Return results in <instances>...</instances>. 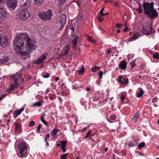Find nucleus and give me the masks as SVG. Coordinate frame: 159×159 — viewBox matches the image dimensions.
<instances>
[{
	"label": "nucleus",
	"mask_w": 159,
	"mask_h": 159,
	"mask_svg": "<svg viewBox=\"0 0 159 159\" xmlns=\"http://www.w3.org/2000/svg\"><path fill=\"white\" fill-rule=\"evenodd\" d=\"M120 32V30H117V33H119Z\"/></svg>",
	"instance_id": "obj_61"
},
{
	"label": "nucleus",
	"mask_w": 159,
	"mask_h": 159,
	"mask_svg": "<svg viewBox=\"0 0 159 159\" xmlns=\"http://www.w3.org/2000/svg\"><path fill=\"white\" fill-rule=\"evenodd\" d=\"M139 34L137 33L136 34H134L133 36V38L134 39V40L136 39L139 38Z\"/></svg>",
	"instance_id": "obj_30"
},
{
	"label": "nucleus",
	"mask_w": 159,
	"mask_h": 159,
	"mask_svg": "<svg viewBox=\"0 0 159 159\" xmlns=\"http://www.w3.org/2000/svg\"><path fill=\"white\" fill-rule=\"evenodd\" d=\"M91 132H92V131L91 130H89L88 131V133H87L86 135L85 136V138L86 139V138H87L88 136H93V135H91Z\"/></svg>",
	"instance_id": "obj_33"
},
{
	"label": "nucleus",
	"mask_w": 159,
	"mask_h": 159,
	"mask_svg": "<svg viewBox=\"0 0 159 159\" xmlns=\"http://www.w3.org/2000/svg\"><path fill=\"white\" fill-rule=\"evenodd\" d=\"M37 133H39V132L40 130V128H37Z\"/></svg>",
	"instance_id": "obj_59"
},
{
	"label": "nucleus",
	"mask_w": 159,
	"mask_h": 159,
	"mask_svg": "<svg viewBox=\"0 0 159 159\" xmlns=\"http://www.w3.org/2000/svg\"><path fill=\"white\" fill-rule=\"evenodd\" d=\"M17 0H7V4L8 7L14 10L17 6Z\"/></svg>",
	"instance_id": "obj_7"
},
{
	"label": "nucleus",
	"mask_w": 159,
	"mask_h": 159,
	"mask_svg": "<svg viewBox=\"0 0 159 159\" xmlns=\"http://www.w3.org/2000/svg\"><path fill=\"white\" fill-rule=\"evenodd\" d=\"M15 129L16 132V133H19L20 132V124L18 123H15Z\"/></svg>",
	"instance_id": "obj_18"
},
{
	"label": "nucleus",
	"mask_w": 159,
	"mask_h": 159,
	"mask_svg": "<svg viewBox=\"0 0 159 159\" xmlns=\"http://www.w3.org/2000/svg\"><path fill=\"white\" fill-rule=\"evenodd\" d=\"M138 89L139 90V92L138 93L137 95V97L138 98H141L144 94V91L141 88H139Z\"/></svg>",
	"instance_id": "obj_19"
},
{
	"label": "nucleus",
	"mask_w": 159,
	"mask_h": 159,
	"mask_svg": "<svg viewBox=\"0 0 159 159\" xmlns=\"http://www.w3.org/2000/svg\"><path fill=\"white\" fill-rule=\"evenodd\" d=\"M24 109L25 108L24 107H22L19 110H16L14 112V118H16L18 115H20L24 110Z\"/></svg>",
	"instance_id": "obj_14"
},
{
	"label": "nucleus",
	"mask_w": 159,
	"mask_h": 159,
	"mask_svg": "<svg viewBox=\"0 0 159 159\" xmlns=\"http://www.w3.org/2000/svg\"><path fill=\"white\" fill-rule=\"evenodd\" d=\"M46 57L47 56L44 54L42 55L39 58L34 60L33 63L37 65L40 64L43 62L46 59Z\"/></svg>",
	"instance_id": "obj_10"
},
{
	"label": "nucleus",
	"mask_w": 159,
	"mask_h": 159,
	"mask_svg": "<svg viewBox=\"0 0 159 159\" xmlns=\"http://www.w3.org/2000/svg\"><path fill=\"white\" fill-rule=\"evenodd\" d=\"M154 3L143 2V7L144 14L151 20L155 19L158 16V13L154 7Z\"/></svg>",
	"instance_id": "obj_2"
},
{
	"label": "nucleus",
	"mask_w": 159,
	"mask_h": 159,
	"mask_svg": "<svg viewBox=\"0 0 159 159\" xmlns=\"http://www.w3.org/2000/svg\"><path fill=\"white\" fill-rule=\"evenodd\" d=\"M133 40H134V39L133 38V37H132V38H130L129 40V42H131Z\"/></svg>",
	"instance_id": "obj_56"
},
{
	"label": "nucleus",
	"mask_w": 159,
	"mask_h": 159,
	"mask_svg": "<svg viewBox=\"0 0 159 159\" xmlns=\"http://www.w3.org/2000/svg\"><path fill=\"white\" fill-rule=\"evenodd\" d=\"M68 153H66L63 154H61V159H66Z\"/></svg>",
	"instance_id": "obj_31"
},
{
	"label": "nucleus",
	"mask_w": 159,
	"mask_h": 159,
	"mask_svg": "<svg viewBox=\"0 0 159 159\" xmlns=\"http://www.w3.org/2000/svg\"><path fill=\"white\" fill-rule=\"evenodd\" d=\"M86 38L87 40L90 42L93 43L95 42V41L92 39V37L88 35H87L86 36Z\"/></svg>",
	"instance_id": "obj_22"
},
{
	"label": "nucleus",
	"mask_w": 159,
	"mask_h": 159,
	"mask_svg": "<svg viewBox=\"0 0 159 159\" xmlns=\"http://www.w3.org/2000/svg\"><path fill=\"white\" fill-rule=\"evenodd\" d=\"M59 80V78L58 77H57L55 78V81L56 82L57 81Z\"/></svg>",
	"instance_id": "obj_54"
},
{
	"label": "nucleus",
	"mask_w": 159,
	"mask_h": 159,
	"mask_svg": "<svg viewBox=\"0 0 159 159\" xmlns=\"http://www.w3.org/2000/svg\"><path fill=\"white\" fill-rule=\"evenodd\" d=\"M135 65V63H133V64H131V67L132 68L134 67V65Z\"/></svg>",
	"instance_id": "obj_57"
},
{
	"label": "nucleus",
	"mask_w": 159,
	"mask_h": 159,
	"mask_svg": "<svg viewBox=\"0 0 159 159\" xmlns=\"http://www.w3.org/2000/svg\"><path fill=\"white\" fill-rule=\"evenodd\" d=\"M66 146H61V148L63 150V153L65 152L66 151V149H65Z\"/></svg>",
	"instance_id": "obj_44"
},
{
	"label": "nucleus",
	"mask_w": 159,
	"mask_h": 159,
	"mask_svg": "<svg viewBox=\"0 0 159 159\" xmlns=\"http://www.w3.org/2000/svg\"><path fill=\"white\" fill-rule=\"evenodd\" d=\"M41 18L45 20H49L51 19L52 15V10H49L48 11H46L43 13H41L39 14Z\"/></svg>",
	"instance_id": "obj_6"
},
{
	"label": "nucleus",
	"mask_w": 159,
	"mask_h": 159,
	"mask_svg": "<svg viewBox=\"0 0 159 159\" xmlns=\"http://www.w3.org/2000/svg\"><path fill=\"white\" fill-rule=\"evenodd\" d=\"M42 76L43 78H48L50 77V74L48 73H46L45 74L42 75Z\"/></svg>",
	"instance_id": "obj_35"
},
{
	"label": "nucleus",
	"mask_w": 159,
	"mask_h": 159,
	"mask_svg": "<svg viewBox=\"0 0 159 159\" xmlns=\"http://www.w3.org/2000/svg\"><path fill=\"white\" fill-rule=\"evenodd\" d=\"M76 3L77 5L78 6H79L80 5V4H79V1H77L76 2Z\"/></svg>",
	"instance_id": "obj_63"
},
{
	"label": "nucleus",
	"mask_w": 159,
	"mask_h": 159,
	"mask_svg": "<svg viewBox=\"0 0 159 159\" xmlns=\"http://www.w3.org/2000/svg\"><path fill=\"white\" fill-rule=\"evenodd\" d=\"M61 89L65 88H66V86L65 85V84H62L60 87Z\"/></svg>",
	"instance_id": "obj_46"
},
{
	"label": "nucleus",
	"mask_w": 159,
	"mask_h": 159,
	"mask_svg": "<svg viewBox=\"0 0 159 159\" xmlns=\"http://www.w3.org/2000/svg\"><path fill=\"white\" fill-rule=\"evenodd\" d=\"M114 4H115V7H116L119 5V2L118 1H116L115 2Z\"/></svg>",
	"instance_id": "obj_49"
},
{
	"label": "nucleus",
	"mask_w": 159,
	"mask_h": 159,
	"mask_svg": "<svg viewBox=\"0 0 159 159\" xmlns=\"http://www.w3.org/2000/svg\"><path fill=\"white\" fill-rule=\"evenodd\" d=\"M8 43V40L4 38L2 34H0V46L5 47L7 46Z\"/></svg>",
	"instance_id": "obj_8"
},
{
	"label": "nucleus",
	"mask_w": 159,
	"mask_h": 159,
	"mask_svg": "<svg viewBox=\"0 0 159 159\" xmlns=\"http://www.w3.org/2000/svg\"><path fill=\"white\" fill-rule=\"evenodd\" d=\"M57 147H60V146H61V145L60 143H58V144H57Z\"/></svg>",
	"instance_id": "obj_58"
},
{
	"label": "nucleus",
	"mask_w": 159,
	"mask_h": 159,
	"mask_svg": "<svg viewBox=\"0 0 159 159\" xmlns=\"http://www.w3.org/2000/svg\"><path fill=\"white\" fill-rule=\"evenodd\" d=\"M150 26H151V31L150 32H148L147 30L144 28V27H143L142 28V30H143V33L144 34H145L147 35H151V34L152 33V25L150 24L149 25Z\"/></svg>",
	"instance_id": "obj_17"
},
{
	"label": "nucleus",
	"mask_w": 159,
	"mask_h": 159,
	"mask_svg": "<svg viewBox=\"0 0 159 159\" xmlns=\"http://www.w3.org/2000/svg\"><path fill=\"white\" fill-rule=\"evenodd\" d=\"M13 47L16 52L25 56L35 49V42L31 40L27 34H20L16 36L13 40Z\"/></svg>",
	"instance_id": "obj_1"
},
{
	"label": "nucleus",
	"mask_w": 159,
	"mask_h": 159,
	"mask_svg": "<svg viewBox=\"0 0 159 159\" xmlns=\"http://www.w3.org/2000/svg\"><path fill=\"white\" fill-rule=\"evenodd\" d=\"M60 3L63 4L66 2V0H59Z\"/></svg>",
	"instance_id": "obj_50"
},
{
	"label": "nucleus",
	"mask_w": 159,
	"mask_h": 159,
	"mask_svg": "<svg viewBox=\"0 0 159 159\" xmlns=\"http://www.w3.org/2000/svg\"><path fill=\"white\" fill-rule=\"evenodd\" d=\"M136 11H139V13H140L141 12H142L143 11V9H140V8H138L136 10Z\"/></svg>",
	"instance_id": "obj_48"
},
{
	"label": "nucleus",
	"mask_w": 159,
	"mask_h": 159,
	"mask_svg": "<svg viewBox=\"0 0 159 159\" xmlns=\"http://www.w3.org/2000/svg\"><path fill=\"white\" fill-rule=\"evenodd\" d=\"M123 26V25L118 23H117L116 25V26L118 28H121Z\"/></svg>",
	"instance_id": "obj_37"
},
{
	"label": "nucleus",
	"mask_w": 159,
	"mask_h": 159,
	"mask_svg": "<svg viewBox=\"0 0 159 159\" xmlns=\"http://www.w3.org/2000/svg\"><path fill=\"white\" fill-rule=\"evenodd\" d=\"M105 8V7H104L103 8H102L101 11H99V13L100 14V15L102 16H104V13H103V11H104V9Z\"/></svg>",
	"instance_id": "obj_36"
},
{
	"label": "nucleus",
	"mask_w": 159,
	"mask_h": 159,
	"mask_svg": "<svg viewBox=\"0 0 159 159\" xmlns=\"http://www.w3.org/2000/svg\"><path fill=\"white\" fill-rule=\"evenodd\" d=\"M153 57L155 59H159V54L157 52H156L153 55Z\"/></svg>",
	"instance_id": "obj_29"
},
{
	"label": "nucleus",
	"mask_w": 159,
	"mask_h": 159,
	"mask_svg": "<svg viewBox=\"0 0 159 159\" xmlns=\"http://www.w3.org/2000/svg\"><path fill=\"white\" fill-rule=\"evenodd\" d=\"M59 130L57 129H55L52 130L51 132V134H52L53 136H55L57 133V132L59 131Z\"/></svg>",
	"instance_id": "obj_23"
},
{
	"label": "nucleus",
	"mask_w": 159,
	"mask_h": 159,
	"mask_svg": "<svg viewBox=\"0 0 159 159\" xmlns=\"http://www.w3.org/2000/svg\"><path fill=\"white\" fill-rule=\"evenodd\" d=\"M42 102L41 101L36 102L34 104L33 106L39 107L41 105V103H42Z\"/></svg>",
	"instance_id": "obj_28"
},
{
	"label": "nucleus",
	"mask_w": 159,
	"mask_h": 159,
	"mask_svg": "<svg viewBox=\"0 0 159 159\" xmlns=\"http://www.w3.org/2000/svg\"><path fill=\"white\" fill-rule=\"evenodd\" d=\"M88 127H89V126H88L87 127H85L83 129H81L80 130H79V131H80L81 132H84L87 129V128Z\"/></svg>",
	"instance_id": "obj_42"
},
{
	"label": "nucleus",
	"mask_w": 159,
	"mask_h": 159,
	"mask_svg": "<svg viewBox=\"0 0 159 159\" xmlns=\"http://www.w3.org/2000/svg\"><path fill=\"white\" fill-rule=\"evenodd\" d=\"M145 143L144 142L140 143L138 145V148L139 149H141L142 148L144 147L145 146Z\"/></svg>",
	"instance_id": "obj_25"
},
{
	"label": "nucleus",
	"mask_w": 159,
	"mask_h": 159,
	"mask_svg": "<svg viewBox=\"0 0 159 159\" xmlns=\"http://www.w3.org/2000/svg\"><path fill=\"white\" fill-rule=\"evenodd\" d=\"M46 142V145H47V146H49V143H48V141H47Z\"/></svg>",
	"instance_id": "obj_62"
},
{
	"label": "nucleus",
	"mask_w": 159,
	"mask_h": 159,
	"mask_svg": "<svg viewBox=\"0 0 159 159\" xmlns=\"http://www.w3.org/2000/svg\"><path fill=\"white\" fill-rule=\"evenodd\" d=\"M78 39L79 36L78 35H75L73 37V38L71 40V41L74 47H76L78 43Z\"/></svg>",
	"instance_id": "obj_15"
},
{
	"label": "nucleus",
	"mask_w": 159,
	"mask_h": 159,
	"mask_svg": "<svg viewBox=\"0 0 159 159\" xmlns=\"http://www.w3.org/2000/svg\"><path fill=\"white\" fill-rule=\"evenodd\" d=\"M18 146L20 150V157H21L25 155L27 152V143L24 142H20Z\"/></svg>",
	"instance_id": "obj_5"
},
{
	"label": "nucleus",
	"mask_w": 159,
	"mask_h": 159,
	"mask_svg": "<svg viewBox=\"0 0 159 159\" xmlns=\"http://www.w3.org/2000/svg\"><path fill=\"white\" fill-rule=\"evenodd\" d=\"M35 124V122L34 121H31L29 124V127L34 125Z\"/></svg>",
	"instance_id": "obj_41"
},
{
	"label": "nucleus",
	"mask_w": 159,
	"mask_h": 159,
	"mask_svg": "<svg viewBox=\"0 0 159 159\" xmlns=\"http://www.w3.org/2000/svg\"><path fill=\"white\" fill-rule=\"evenodd\" d=\"M45 114H43V115H41V120L42 122L46 125H47L48 124V122H46L45 120L44 119V116H45Z\"/></svg>",
	"instance_id": "obj_21"
},
{
	"label": "nucleus",
	"mask_w": 159,
	"mask_h": 159,
	"mask_svg": "<svg viewBox=\"0 0 159 159\" xmlns=\"http://www.w3.org/2000/svg\"><path fill=\"white\" fill-rule=\"evenodd\" d=\"M116 119V117L114 115H111L109 120H108V121L110 123H112L113 121L112 120H115Z\"/></svg>",
	"instance_id": "obj_26"
},
{
	"label": "nucleus",
	"mask_w": 159,
	"mask_h": 159,
	"mask_svg": "<svg viewBox=\"0 0 159 159\" xmlns=\"http://www.w3.org/2000/svg\"><path fill=\"white\" fill-rule=\"evenodd\" d=\"M125 96L124 94H122L120 97L121 101H122V103H124V101L125 99Z\"/></svg>",
	"instance_id": "obj_34"
},
{
	"label": "nucleus",
	"mask_w": 159,
	"mask_h": 159,
	"mask_svg": "<svg viewBox=\"0 0 159 159\" xmlns=\"http://www.w3.org/2000/svg\"><path fill=\"white\" fill-rule=\"evenodd\" d=\"M128 145L130 147H133L136 146V143H134L133 141L129 142Z\"/></svg>",
	"instance_id": "obj_27"
},
{
	"label": "nucleus",
	"mask_w": 159,
	"mask_h": 159,
	"mask_svg": "<svg viewBox=\"0 0 159 159\" xmlns=\"http://www.w3.org/2000/svg\"><path fill=\"white\" fill-rule=\"evenodd\" d=\"M86 90H87L88 91H89L90 90V88L88 87H86Z\"/></svg>",
	"instance_id": "obj_55"
},
{
	"label": "nucleus",
	"mask_w": 159,
	"mask_h": 159,
	"mask_svg": "<svg viewBox=\"0 0 159 159\" xmlns=\"http://www.w3.org/2000/svg\"><path fill=\"white\" fill-rule=\"evenodd\" d=\"M139 5V8H138L142 9V5L140 2L138 3Z\"/></svg>",
	"instance_id": "obj_51"
},
{
	"label": "nucleus",
	"mask_w": 159,
	"mask_h": 159,
	"mask_svg": "<svg viewBox=\"0 0 159 159\" xmlns=\"http://www.w3.org/2000/svg\"><path fill=\"white\" fill-rule=\"evenodd\" d=\"M7 15V12L5 8H0V18L2 19L6 18Z\"/></svg>",
	"instance_id": "obj_11"
},
{
	"label": "nucleus",
	"mask_w": 159,
	"mask_h": 159,
	"mask_svg": "<svg viewBox=\"0 0 159 159\" xmlns=\"http://www.w3.org/2000/svg\"><path fill=\"white\" fill-rule=\"evenodd\" d=\"M118 82L122 84L128 85L129 82V80L128 78L126 79L122 75L119 76L117 79Z\"/></svg>",
	"instance_id": "obj_9"
},
{
	"label": "nucleus",
	"mask_w": 159,
	"mask_h": 159,
	"mask_svg": "<svg viewBox=\"0 0 159 159\" xmlns=\"http://www.w3.org/2000/svg\"><path fill=\"white\" fill-rule=\"evenodd\" d=\"M158 100V98L157 97H155L152 99V102H156Z\"/></svg>",
	"instance_id": "obj_45"
},
{
	"label": "nucleus",
	"mask_w": 159,
	"mask_h": 159,
	"mask_svg": "<svg viewBox=\"0 0 159 159\" xmlns=\"http://www.w3.org/2000/svg\"><path fill=\"white\" fill-rule=\"evenodd\" d=\"M103 74V72L102 71H100L99 72V74L98 75V76H99V78L101 79L102 78V76Z\"/></svg>",
	"instance_id": "obj_38"
},
{
	"label": "nucleus",
	"mask_w": 159,
	"mask_h": 159,
	"mask_svg": "<svg viewBox=\"0 0 159 159\" xmlns=\"http://www.w3.org/2000/svg\"><path fill=\"white\" fill-rule=\"evenodd\" d=\"M132 141L134 143H136V145L138 143V139H134Z\"/></svg>",
	"instance_id": "obj_47"
},
{
	"label": "nucleus",
	"mask_w": 159,
	"mask_h": 159,
	"mask_svg": "<svg viewBox=\"0 0 159 159\" xmlns=\"http://www.w3.org/2000/svg\"><path fill=\"white\" fill-rule=\"evenodd\" d=\"M126 62L124 60H122L119 64V68L121 70H125L126 68Z\"/></svg>",
	"instance_id": "obj_13"
},
{
	"label": "nucleus",
	"mask_w": 159,
	"mask_h": 159,
	"mask_svg": "<svg viewBox=\"0 0 159 159\" xmlns=\"http://www.w3.org/2000/svg\"><path fill=\"white\" fill-rule=\"evenodd\" d=\"M74 27L73 26L72 27L70 28V29L72 30L73 31H74Z\"/></svg>",
	"instance_id": "obj_60"
},
{
	"label": "nucleus",
	"mask_w": 159,
	"mask_h": 159,
	"mask_svg": "<svg viewBox=\"0 0 159 159\" xmlns=\"http://www.w3.org/2000/svg\"><path fill=\"white\" fill-rule=\"evenodd\" d=\"M49 99L50 100H52L53 99V97L51 96H50Z\"/></svg>",
	"instance_id": "obj_64"
},
{
	"label": "nucleus",
	"mask_w": 159,
	"mask_h": 159,
	"mask_svg": "<svg viewBox=\"0 0 159 159\" xmlns=\"http://www.w3.org/2000/svg\"><path fill=\"white\" fill-rule=\"evenodd\" d=\"M98 20L100 22H102L103 19L100 16H99L98 17Z\"/></svg>",
	"instance_id": "obj_43"
},
{
	"label": "nucleus",
	"mask_w": 159,
	"mask_h": 159,
	"mask_svg": "<svg viewBox=\"0 0 159 159\" xmlns=\"http://www.w3.org/2000/svg\"><path fill=\"white\" fill-rule=\"evenodd\" d=\"M30 6L31 2L29 0H27L23 5H21L19 10L20 17L21 19L25 20L30 17V13L27 9Z\"/></svg>",
	"instance_id": "obj_3"
},
{
	"label": "nucleus",
	"mask_w": 159,
	"mask_h": 159,
	"mask_svg": "<svg viewBox=\"0 0 159 159\" xmlns=\"http://www.w3.org/2000/svg\"><path fill=\"white\" fill-rule=\"evenodd\" d=\"M44 0H34V2L35 5H39L43 3Z\"/></svg>",
	"instance_id": "obj_24"
},
{
	"label": "nucleus",
	"mask_w": 159,
	"mask_h": 159,
	"mask_svg": "<svg viewBox=\"0 0 159 159\" xmlns=\"http://www.w3.org/2000/svg\"><path fill=\"white\" fill-rule=\"evenodd\" d=\"M8 60V58L7 57H3L2 58L0 59V64H2L3 63L7 62Z\"/></svg>",
	"instance_id": "obj_20"
},
{
	"label": "nucleus",
	"mask_w": 159,
	"mask_h": 159,
	"mask_svg": "<svg viewBox=\"0 0 159 159\" xmlns=\"http://www.w3.org/2000/svg\"><path fill=\"white\" fill-rule=\"evenodd\" d=\"M96 67H97V66H93L92 67L91 69V70L92 71V72H95L96 71Z\"/></svg>",
	"instance_id": "obj_39"
},
{
	"label": "nucleus",
	"mask_w": 159,
	"mask_h": 159,
	"mask_svg": "<svg viewBox=\"0 0 159 159\" xmlns=\"http://www.w3.org/2000/svg\"><path fill=\"white\" fill-rule=\"evenodd\" d=\"M139 116V114L138 112L135 113L131 118V121L135 122L137 120Z\"/></svg>",
	"instance_id": "obj_16"
},
{
	"label": "nucleus",
	"mask_w": 159,
	"mask_h": 159,
	"mask_svg": "<svg viewBox=\"0 0 159 159\" xmlns=\"http://www.w3.org/2000/svg\"><path fill=\"white\" fill-rule=\"evenodd\" d=\"M84 71V68L83 67H82V68L80 69L78 71L80 72V73L81 74H83Z\"/></svg>",
	"instance_id": "obj_40"
},
{
	"label": "nucleus",
	"mask_w": 159,
	"mask_h": 159,
	"mask_svg": "<svg viewBox=\"0 0 159 159\" xmlns=\"http://www.w3.org/2000/svg\"><path fill=\"white\" fill-rule=\"evenodd\" d=\"M50 137V134H48L46 135V136L45 138L47 139H49Z\"/></svg>",
	"instance_id": "obj_52"
},
{
	"label": "nucleus",
	"mask_w": 159,
	"mask_h": 159,
	"mask_svg": "<svg viewBox=\"0 0 159 159\" xmlns=\"http://www.w3.org/2000/svg\"><path fill=\"white\" fill-rule=\"evenodd\" d=\"M61 146H66L67 144V142L66 141H61L60 142Z\"/></svg>",
	"instance_id": "obj_32"
},
{
	"label": "nucleus",
	"mask_w": 159,
	"mask_h": 159,
	"mask_svg": "<svg viewBox=\"0 0 159 159\" xmlns=\"http://www.w3.org/2000/svg\"><path fill=\"white\" fill-rule=\"evenodd\" d=\"M5 0H0V4L4 3L5 2Z\"/></svg>",
	"instance_id": "obj_53"
},
{
	"label": "nucleus",
	"mask_w": 159,
	"mask_h": 159,
	"mask_svg": "<svg viewBox=\"0 0 159 159\" xmlns=\"http://www.w3.org/2000/svg\"><path fill=\"white\" fill-rule=\"evenodd\" d=\"M11 77L13 78L14 80V82L15 83L11 85L10 88L8 90V92L16 88H17L18 85L17 82L19 81V80L21 78V75L18 73H16L15 75H13L12 76H11Z\"/></svg>",
	"instance_id": "obj_4"
},
{
	"label": "nucleus",
	"mask_w": 159,
	"mask_h": 159,
	"mask_svg": "<svg viewBox=\"0 0 159 159\" xmlns=\"http://www.w3.org/2000/svg\"><path fill=\"white\" fill-rule=\"evenodd\" d=\"M66 15L64 14L61 15L60 22L61 24V26L63 27L66 22Z\"/></svg>",
	"instance_id": "obj_12"
}]
</instances>
